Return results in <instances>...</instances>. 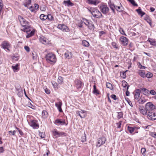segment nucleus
Instances as JSON below:
<instances>
[{
    "mask_svg": "<svg viewBox=\"0 0 156 156\" xmlns=\"http://www.w3.org/2000/svg\"><path fill=\"white\" fill-rule=\"evenodd\" d=\"M16 132V131L15 130H14L13 131H9V134L11 135H14L15 134V133Z\"/></svg>",
    "mask_w": 156,
    "mask_h": 156,
    "instance_id": "obj_57",
    "label": "nucleus"
},
{
    "mask_svg": "<svg viewBox=\"0 0 156 156\" xmlns=\"http://www.w3.org/2000/svg\"><path fill=\"white\" fill-rule=\"evenodd\" d=\"M78 115L81 118H84L86 116V111L82 110H81V111H79Z\"/></svg>",
    "mask_w": 156,
    "mask_h": 156,
    "instance_id": "obj_18",
    "label": "nucleus"
},
{
    "mask_svg": "<svg viewBox=\"0 0 156 156\" xmlns=\"http://www.w3.org/2000/svg\"><path fill=\"white\" fill-rule=\"evenodd\" d=\"M75 86L77 89L82 88L83 86V83L81 81L77 79H76L74 81Z\"/></svg>",
    "mask_w": 156,
    "mask_h": 156,
    "instance_id": "obj_8",
    "label": "nucleus"
},
{
    "mask_svg": "<svg viewBox=\"0 0 156 156\" xmlns=\"http://www.w3.org/2000/svg\"><path fill=\"white\" fill-rule=\"evenodd\" d=\"M3 5L2 3H0V14H1V11L3 8Z\"/></svg>",
    "mask_w": 156,
    "mask_h": 156,
    "instance_id": "obj_59",
    "label": "nucleus"
},
{
    "mask_svg": "<svg viewBox=\"0 0 156 156\" xmlns=\"http://www.w3.org/2000/svg\"><path fill=\"white\" fill-rule=\"evenodd\" d=\"M82 44L83 46L85 47H88L89 45V42L86 40L83 41Z\"/></svg>",
    "mask_w": 156,
    "mask_h": 156,
    "instance_id": "obj_34",
    "label": "nucleus"
},
{
    "mask_svg": "<svg viewBox=\"0 0 156 156\" xmlns=\"http://www.w3.org/2000/svg\"><path fill=\"white\" fill-rule=\"evenodd\" d=\"M19 66V64H17L15 66H12V67L14 72H16L18 71V67Z\"/></svg>",
    "mask_w": 156,
    "mask_h": 156,
    "instance_id": "obj_31",
    "label": "nucleus"
},
{
    "mask_svg": "<svg viewBox=\"0 0 156 156\" xmlns=\"http://www.w3.org/2000/svg\"><path fill=\"white\" fill-rule=\"evenodd\" d=\"M47 19H48V20H53V16L51 14H48V15L46 16Z\"/></svg>",
    "mask_w": 156,
    "mask_h": 156,
    "instance_id": "obj_45",
    "label": "nucleus"
},
{
    "mask_svg": "<svg viewBox=\"0 0 156 156\" xmlns=\"http://www.w3.org/2000/svg\"><path fill=\"white\" fill-rule=\"evenodd\" d=\"M57 81H58V82L59 84H62V83L63 82V78L61 76H59L58 78Z\"/></svg>",
    "mask_w": 156,
    "mask_h": 156,
    "instance_id": "obj_37",
    "label": "nucleus"
},
{
    "mask_svg": "<svg viewBox=\"0 0 156 156\" xmlns=\"http://www.w3.org/2000/svg\"><path fill=\"white\" fill-rule=\"evenodd\" d=\"M147 115L149 116V118L151 120H155L156 119V118H153V117H154V115H155V113L153 111H148Z\"/></svg>",
    "mask_w": 156,
    "mask_h": 156,
    "instance_id": "obj_14",
    "label": "nucleus"
},
{
    "mask_svg": "<svg viewBox=\"0 0 156 156\" xmlns=\"http://www.w3.org/2000/svg\"><path fill=\"white\" fill-rule=\"evenodd\" d=\"M59 106L58 107H57L59 111L60 112H62V108H61V106L62 105V103L61 101H59Z\"/></svg>",
    "mask_w": 156,
    "mask_h": 156,
    "instance_id": "obj_40",
    "label": "nucleus"
},
{
    "mask_svg": "<svg viewBox=\"0 0 156 156\" xmlns=\"http://www.w3.org/2000/svg\"><path fill=\"white\" fill-rule=\"evenodd\" d=\"M141 152H142L143 155L144 156H145L146 155V150L145 148H141Z\"/></svg>",
    "mask_w": 156,
    "mask_h": 156,
    "instance_id": "obj_47",
    "label": "nucleus"
},
{
    "mask_svg": "<svg viewBox=\"0 0 156 156\" xmlns=\"http://www.w3.org/2000/svg\"><path fill=\"white\" fill-rule=\"evenodd\" d=\"M112 46L115 48L117 49L118 48V45L115 42H113L112 43Z\"/></svg>",
    "mask_w": 156,
    "mask_h": 156,
    "instance_id": "obj_44",
    "label": "nucleus"
},
{
    "mask_svg": "<svg viewBox=\"0 0 156 156\" xmlns=\"http://www.w3.org/2000/svg\"><path fill=\"white\" fill-rule=\"evenodd\" d=\"M146 77L147 78H151L152 76V74L150 73H148L146 74Z\"/></svg>",
    "mask_w": 156,
    "mask_h": 156,
    "instance_id": "obj_48",
    "label": "nucleus"
},
{
    "mask_svg": "<svg viewBox=\"0 0 156 156\" xmlns=\"http://www.w3.org/2000/svg\"><path fill=\"white\" fill-rule=\"evenodd\" d=\"M88 28L91 30H94V26L91 21H90V23L87 26Z\"/></svg>",
    "mask_w": 156,
    "mask_h": 156,
    "instance_id": "obj_29",
    "label": "nucleus"
},
{
    "mask_svg": "<svg viewBox=\"0 0 156 156\" xmlns=\"http://www.w3.org/2000/svg\"><path fill=\"white\" fill-rule=\"evenodd\" d=\"M123 117V113L122 112H120L118 113L117 116V118L119 119L122 118Z\"/></svg>",
    "mask_w": 156,
    "mask_h": 156,
    "instance_id": "obj_42",
    "label": "nucleus"
},
{
    "mask_svg": "<svg viewBox=\"0 0 156 156\" xmlns=\"http://www.w3.org/2000/svg\"><path fill=\"white\" fill-rule=\"evenodd\" d=\"M138 74L139 75L142 77L143 78L146 77V74L144 71L140 70L138 72Z\"/></svg>",
    "mask_w": 156,
    "mask_h": 156,
    "instance_id": "obj_32",
    "label": "nucleus"
},
{
    "mask_svg": "<svg viewBox=\"0 0 156 156\" xmlns=\"http://www.w3.org/2000/svg\"><path fill=\"white\" fill-rule=\"evenodd\" d=\"M133 6H138V5L135 3L134 0H127Z\"/></svg>",
    "mask_w": 156,
    "mask_h": 156,
    "instance_id": "obj_39",
    "label": "nucleus"
},
{
    "mask_svg": "<svg viewBox=\"0 0 156 156\" xmlns=\"http://www.w3.org/2000/svg\"><path fill=\"white\" fill-rule=\"evenodd\" d=\"M93 87L94 90L93 91V93L96 95L100 94L99 91L98 89H96L95 84H94V85L93 86Z\"/></svg>",
    "mask_w": 156,
    "mask_h": 156,
    "instance_id": "obj_22",
    "label": "nucleus"
},
{
    "mask_svg": "<svg viewBox=\"0 0 156 156\" xmlns=\"http://www.w3.org/2000/svg\"><path fill=\"white\" fill-rule=\"evenodd\" d=\"M129 86H128L127 87V88H126V96H129V94H130L129 92L128 91V89H129Z\"/></svg>",
    "mask_w": 156,
    "mask_h": 156,
    "instance_id": "obj_56",
    "label": "nucleus"
},
{
    "mask_svg": "<svg viewBox=\"0 0 156 156\" xmlns=\"http://www.w3.org/2000/svg\"><path fill=\"white\" fill-rule=\"evenodd\" d=\"M122 122L121 121L117 123V124L118 125V126L117 128H120L121 127V125Z\"/></svg>",
    "mask_w": 156,
    "mask_h": 156,
    "instance_id": "obj_63",
    "label": "nucleus"
},
{
    "mask_svg": "<svg viewBox=\"0 0 156 156\" xmlns=\"http://www.w3.org/2000/svg\"><path fill=\"white\" fill-rule=\"evenodd\" d=\"M119 31H120V32L122 34H124L125 35H126V34L124 33V30L122 28H120V29H119Z\"/></svg>",
    "mask_w": 156,
    "mask_h": 156,
    "instance_id": "obj_53",
    "label": "nucleus"
},
{
    "mask_svg": "<svg viewBox=\"0 0 156 156\" xmlns=\"http://www.w3.org/2000/svg\"><path fill=\"white\" fill-rule=\"evenodd\" d=\"M65 56L66 58L68 59L72 57V54L71 52L67 51L66 52Z\"/></svg>",
    "mask_w": 156,
    "mask_h": 156,
    "instance_id": "obj_26",
    "label": "nucleus"
},
{
    "mask_svg": "<svg viewBox=\"0 0 156 156\" xmlns=\"http://www.w3.org/2000/svg\"><path fill=\"white\" fill-rule=\"evenodd\" d=\"M39 135H40V136L42 138H44L45 136V135L43 133H40Z\"/></svg>",
    "mask_w": 156,
    "mask_h": 156,
    "instance_id": "obj_64",
    "label": "nucleus"
},
{
    "mask_svg": "<svg viewBox=\"0 0 156 156\" xmlns=\"http://www.w3.org/2000/svg\"><path fill=\"white\" fill-rule=\"evenodd\" d=\"M40 41L44 44H46L48 43V40L44 36H41L39 38Z\"/></svg>",
    "mask_w": 156,
    "mask_h": 156,
    "instance_id": "obj_16",
    "label": "nucleus"
},
{
    "mask_svg": "<svg viewBox=\"0 0 156 156\" xmlns=\"http://www.w3.org/2000/svg\"><path fill=\"white\" fill-rule=\"evenodd\" d=\"M18 18L21 25L23 28L22 30L24 32L27 33L31 30V28L29 25V22L27 21L23 18L20 16H18Z\"/></svg>",
    "mask_w": 156,
    "mask_h": 156,
    "instance_id": "obj_1",
    "label": "nucleus"
},
{
    "mask_svg": "<svg viewBox=\"0 0 156 156\" xmlns=\"http://www.w3.org/2000/svg\"><path fill=\"white\" fill-rule=\"evenodd\" d=\"M140 89V91L143 92V94L145 95H148L149 94V91L146 88H143Z\"/></svg>",
    "mask_w": 156,
    "mask_h": 156,
    "instance_id": "obj_25",
    "label": "nucleus"
},
{
    "mask_svg": "<svg viewBox=\"0 0 156 156\" xmlns=\"http://www.w3.org/2000/svg\"><path fill=\"white\" fill-rule=\"evenodd\" d=\"M111 98H113L114 100H116L117 99L116 96L115 94H112L111 96Z\"/></svg>",
    "mask_w": 156,
    "mask_h": 156,
    "instance_id": "obj_58",
    "label": "nucleus"
},
{
    "mask_svg": "<svg viewBox=\"0 0 156 156\" xmlns=\"http://www.w3.org/2000/svg\"><path fill=\"white\" fill-rule=\"evenodd\" d=\"M147 41L149 42L151 45L154 46H156V41L154 40L149 38Z\"/></svg>",
    "mask_w": 156,
    "mask_h": 156,
    "instance_id": "obj_24",
    "label": "nucleus"
},
{
    "mask_svg": "<svg viewBox=\"0 0 156 156\" xmlns=\"http://www.w3.org/2000/svg\"><path fill=\"white\" fill-rule=\"evenodd\" d=\"M11 45L7 41H5L2 42L1 45V47L4 49H6L9 51H10L9 49L11 47Z\"/></svg>",
    "mask_w": 156,
    "mask_h": 156,
    "instance_id": "obj_5",
    "label": "nucleus"
},
{
    "mask_svg": "<svg viewBox=\"0 0 156 156\" xmlns=\"http://www.w3.org/2000/svg\"><path fill=\"white\" fill-rule=\"evenodd\" d=\"M120 40L123 46H126L128 43V40L126 37L122 36L120 37Z\"/></svg>",
    "mask_w": 156,
    "mask_h": 156,
    "instance_id": "obj_12",
    "label": "nucleus"
},
{
    "mask_svg": "<svg viewBox=\"0 0 156 156\" xmlns=\"http://www.w3.org/2000/svg\"><path fill=\"white\" fill-rule=\"evenodd\" d=\"M45 92L47 94H49L50 93V91L48 89L46 88L44 89Z\"/></svg>",
    "mask_w": 156,
    "mask_h": 156,
    "instance_id": "obj_52",
    "label": "nucleus"
},
{
    "mask_svg": "<svg viewBox=\"0 0 156 156\" xmlns=\"http://www.w3.org/2000/svg\"><path fill=\"white\" fill-rule=\"evenodd\" d=\"M63 3L65 5H67L68 6H73L74 5V4L70 2V0L64 1Z\"/></svg>",
    "mask_w": 156,
    "mask_h": 156,
    "instance_id": "obj_23",
    "label": "nucleus"
},
{
    "mask_svg": "<svg viewBox=\"0 0 156 156\" xmlns=\"http://www.w3.org/2000/svg\"><path fill=\"white\" fill-rule=\"evenodd\" d=\"M140 129V127H130L129 126L128 127V130L129 131V133H132L135 130Z\"/></svg>",
    "mask_w": 156,
    "mask_h": 156,
    "instance_id": "obj_19",
    "label": "nucleus"
},
{
    "mask_svg": "<svg viewBox=\"0 0 156 156\" xmlns=\"http://www.w3.org/2000/svg\"><path fill=\"white\" fill-rule=\"evenodd\" d=\"M122 86L124 87H127L128 86H127V83L125 80H122Z\"/></svg>",
    "mask_w": 156,
    "mask_h": 156,
    "instance_id": "obj_41",
    "label": "nucleus"
},
{
    "mask_svg": "<svg viewBox=\"0 0 156 156\" xmlns=\"http://www.w3.org/2000/svg\"><path fill=\"white\" fill-rule=\"evenodd\" d=\"M106 139L105 137H102L99 138L98 140L97 143L96 144L97 147H100L102 145L105 144Z\"/></svg>",
    "mask_w": 156,
    "mask_h": 156,
    "instance_id": "obj_7",
    "label": "nucleus"
},
{
    "mask_svg": "<svg viewBox=\"0 0 156 156\" xmlns=\"http://www.w3.org/2000/svg\"><path fill=\"white\" fill-rule=\"evenodd\" d=\"M30 125L34 129H37L39 127V124L37 123V121L35 120H31Z\"/></svg>",
    "mask_w": 156,
    "mask_h": 156,
    "instance_id": "obj_11",
    "label": "nucleus"
},
{
    "mask_svg": "<svg viewBox=\"0 0 156 156\" xmlns=\"http://www.w3.org/2000/svg\"><path fill=\"white\" fill-rule=\"evenodd\" d=\"M87 2L88 4L96 5L99 3L100 2L98 0H87Z\"/></svg>",
    "mask_w": 156,
    "mask_h": 156,
    "instance_id": "obj_15",
    "label": "nucleus"
},
{
    "mask_svg": "<svg viewBox=\"0 0 156 156\" xmlns=\"http://www.w3.org/2000/svg\"><path fill=\"white\" fill-rule=\"evenodd\" d=\"M84 24L87 26L90 23V21H89L85 19H84Z\"/></svg>",
    "mask_w": 156,
    "mask_h": 156,
    "instance_id": "obj_49",
    "label": "nucleus"
},
{
    "mask_svg": "<svg viewBox=\"0 0 156 156\" xmlns=\"http://www.w3.org/2000/svg\"><path fill=\"white\" fill-rule=\"evenodd\" d=\"M81 140L83 142H85L86 141V135L85 133H84V134L82 136Z\"/></svg>",
    "mask_w": 156,
    "mask_h": 156,
    "instance_id": "obj_35",
    "label": "nucleus"
},
{
    "mask_svg": "<svg viewBox=\"0 0 156 156\" xmlns=\"http://www.w3.org/2000/svg\"><path fill=\"white\" fill-rule=\"evenodd\" d=\"M121 6H117L116 5V10L118 11H119V12H122L123 11V9H122V6L121 5Z\"/></svg>",
    "mask_w": 156,
    "mask_h": 156,
    "instance_id": "obj_43",
    "label": "nucleus"
},
{
    "mask_svg": "<svg viewBox=\"0 0 156 156\" xmlns=\"http://www.w3.org/2000/svg\"><path fill=\"white\" fill-rule=\"evenodd\" d=\"M144 19L150 24V26H151V20L150 19V17L148 15H146L144 17Z\"/></svg>",
    "mask_w": 156,
    "mask_h": 156,
    "instance_id": "obj_27",
    "label": "nucleus"
},
{
    "mask_svg": "<svg viewBox=\"0 0 156 156\" xmlns=\"http://www.w3.org/2000/svg\"><path fill=\"white\" fill-rule=\"evenodd\" d=\"M139 103L143 104L145 102V101L142 99H140L139 100Z\"/></svg>",
    "mask_w": 156,
    "mask_h": 156,
    "instance_id": "obj_61",
    "label": "nucleus"
},
{
    "mask_svg": "<svg viewBox=\"0 0 156 156\" xmlns=\"http://www.w3.org/2000/svg\"><path fill=\"white\" fill-rule=\"evenodd\" d=\"M34 34V32L33 31H31L30 33L28 34L26 36L27 38H29L33 36Z\"/></svg>",
    "mask_w": 156,
    "mask_h": 156,
    "instance_id": "obj_36",
    "label": "nucleus"
},
{
    "mask_svg": "<svg viewBox=\"0 0 156 156\" xmlns=\"http://www.w3.org/2000/svg\"><path fill=\"white\" fill-rule=\"evenodd\" d=\"M108 4L111 9L112 10L113 12L115 13V12L114 9H116V5H114L113 4H112L111 2H108Z\"/></svg>",
    "mask_w": 156,
    "mask_h": 156,
    "instance_id": "obj_21",
    "label": "nucleus"
},
{
    "mask_svg": "<svg viewBox=\"0 0 156 156\" xmlns=\"http://www.w3.org/2000/svg\"><path fill=\"white\" fill-rule=\"evenodd\" d=\"M24 48L27 52H29L30 51V48L28 46H25L24 47Z\"/></svg>",
    "mask_w": 156,
    "mask_h": 156,
    "instance_id": "obj_60",
    "label": "nucleus"
},
{
    "mask_svg": "<svg viewBox=\"0 0 156 156\" xmlns=\"http://www.w3.org/2000/svg\"><path fill=\"white\" fill-rule=\"evenodd\" d=\"M29 8L30 9V10L32 12H33L34 9V8L32 6H31L30 7H28V8Z\"/></svg>",
    "mask_w": 156,
    "mask_h": 156,
    "instance_id": "obj_62",
    "label": "nucleus"
},
{
    "mask_svg": "<svg viewBox=\"0 0 156 156\" xmlns=\"http://www.w3.org/2000/svg\"><path fill=\"white\" fill-rule=\"evenodd\" d=\"M16 129L18 130L20 134L21 135H23V133L22 131L19 128L16 127Z\"/></svg>",
    "mask_w": 156,
    "mask_h": 156,
    "instance_id": "obj_54",
    "label": "nucleus"
},
{
    "mask_svg": "<svg viewBox=\"0 0 156 156\" xmlns=\"http://www.w3.org/2000/svg\"><path fill=\"white\" fill-rule=\"evenodd\" d=\"M100 10L105 15L107 14L109 12V9L107 6L105 4H102L100 5Z\"/></svg>",
    "mask_w": 156,
    "mask_h": 156,
    "instance_id": "obj_4",
    "label": "nucleus"
},
{
    "mask_svg": "<svg viewBox=\"0 0 156 156\" xmlns=\"http://www.w3.org/2000/svg\"><path fill=\"white\" fill-rule=\"evenodd\" d=\"M33 58L34 59H37V53L34 52L32 53Z\"/></svg>",
    "mask_w": 156,
    "mask_h": 156,
    "instance_id": "obj_46",
    "label": "nucleus"
},
{
    "mask_svg": "<svg viewBox=\"0 0 156 156\" xmlns=\"http://www.w3.org/2000/svg\"><path fill=\"white\" fill-rule=\"evenodd\" d=\"M145 110L148 111H153L155 108V107L151 102L147 103L145 106Z\"/></svg>",
    "mask_w": 156,
    "mask_h": 156,
    "instance_id": "obj_6",
    "label": "nucleus"
},
{
    "mask_svg": "<svg viewBox=\"0 0 156 156\" xmlns=\"http://www.w3.org/2000/svg\"><path fill=\"white\" fill-rule=\"evenodd\" d=\"M88 10L94 17L97 18L103 17V16L100 11L95 8H91Z\"/></svg>",
    "mask_w": 156,
    "mask_h": 156,
    "instance_id": "obj_3",
    "label": "nucleus"
},
{
    "mask_svg": "<svg viewBox=\"0 0 156 156\" xmlns=\"http://www.w3.org/2000/svg\"><path fill=\"white\" fill-rule=\"evenodd\" d=\"M106 86L107 88L110 89L111 90H112L113 87L112 84L109 83H106Z\"/></svg>",
    "mask_w": 156,
    "mask_h": 156,
    "instance_id": "obj_33",
    "label": "nucleus"
},
{
    "mask_svg": "<svg viewBox=\"0 0 156 156\" xmlns=\"http://www.w3.org/2000/svg\"><path fill=\"white\" fill-rule=\"evenodd\" d=\"M54 123L55 124L57 125H67V124H66L65 120L62 121L61 119H57L55 120Z\"/></svg>",
    "mask_w": 156,
    "mask_h": 156,
    "instance_id": "obj_13",
    "label": "nucleus"
},
{
    "mask_svg": "<svg viewBox=\"0 0 156 156\" xmlns=\"http://www.w3.org/2000/svg\"><path fill=\"white\" fill-rule=\"evenodd\" d=\"M57 27L64 32H67L69 31V28L64 24H59L58 25Z\"/></svg>",
    "mask_w": 156,
    "mask_h": 156,
    "instance_id": "obj_9",
    "label": "nucleus"
},
{
    "mask_svg": "<svg viewBox=\"0 0 156 156\" xmlns=\"http://www.w3.org/2000/svg\"><path fill=\"white\" fill-rule=\"evenodd\" d=\"M40 18L41 20H44L47 19L46 15L44 14H41L40 16Z\"/></svg>",
    "mask_w": 156,
    "mask_h": 156,
    "instance_id": "obj_38",
    "label": "nucleus"
},
{
    "mask_svg": "<svg viewBox=\"0 0 156 156\" xmlns=\"http://www.w3.org/2000/svg\"><path fill=\"white\" fill-rule=\"evenodd\" d=\"M144 108L143 106H139V109L140 112L144 115H147V112L145 110V109H144Z\"/></svg>",
    "mask_w": 156,
    "mask_h": 156,
    "instance_id": "obj_17",
    "label": "nucleus"
},
{
    "mask_svg": "<svg viewBox=\"0 0 156 156\" xmlns=\"http://www.w3.org/2000/svg\"><path fill=\"white\" fill-rule=\"evenodd\" d=\"M140 89H137L136 90V91L134 95L135 98L136 100H138L139 97L140 95Z\"/></svg>",
    "mask_w": 156,
    "mask_h": 156,
    "instance_id": "obj_20",
    "label": "nucleus"
},
{
    "mask_svg": "<svg viewBox=\"0 0 156 156\" xmlns=\"http://www.w3.org/2000/svg\"><path fill=\"white\" fill-rule=\"evenodd\" d=\"M52 84L53 86V87L57 89L58 88L57 87V84L55 82L53 81L52 82Z\"/></svg>",
    "mask_w": 156,
    "mask_h": 156,
    "instance_id": "obj_50",
    "label": "nucleus"
},
{
    "mask_svg": "<svg viewBox=\"0 0 156 156\" xmlns=\"http://www.w3.org/2000/svg\"><path fill=\"white\" fill-rule=\"evenodd\" d=\"M45 58L47 62L51 64L54 63L56 62L55 55L52 53H49L47 54L45 56Z\"/></svg>",
    "mask_w": 156,
    "mask_h": 156,
    "instance_id": "obj_2",
    "label": "nucleus"
},
{
    "mask_svg": "<svg viewBox=\"0 0 156 156\" xmlns=\"http://www.w3.org/2000/svg\"><path fill=\"white\" fill-rule=\"evenodd\" d=\"M149 94H151L153 95H155L156 94V92L153 90H150Z\"/></svg>",
    "mask_w": 156,
    "mask_h": 156,
    "instance_id": "obj_51",
    "label": "nucleus"
},
{
    "mask_svg": "<svg viewBox=\"0 0 156 156\" xmlns=\"http://www.w3.org/2000/svg\"><path fill=\"white\" fill-rule=\"evenodd\" d=\"M136 11H137L139 15H140L141 17H142L145 14L144 12L142 11L140 8L138 9H136Z\"/></svg>",
    "mask_w": 156,
    "mask_h": 156,
    "instance_id": "obj_28",
    "label": "nucleus"
},
{
    "mask_svg": "<svg viewBox=\"0 0 156 156\" xmlns=\"http://www.w3.org/2000/svg\"><path fill=\"white\" fill-rule=\"evenodd\" d=\"M53 134L54 136H55L56 138H57L58 137H60L62 136H66V134L64 132H58L56 129H55L53 131Z\"/></svg>",
    "mask_w": 156,
    "mask_h": 156,
    "instance_id": "obj_10",
    "label": "nucleus"
},
{
    "mask_svg": "<svg viewBox=\"0 0 156 156\" xmlns=\"http://www.w3.org/2000/svg\"><path fill=\"white\" fill-rule=\"evenodd\" d=\"M31 0H25L23 5L25 7L28 8L29 5L31 4Z\"/></svg>",
    "mask_w": 156,
    "mask_h": 156,
    "instance_id": "obj_30",
    "label": "nucleus"
},
{
    "mask_svg": "<svg viewBox=\"0 0 156 156\" xmlns=\"http://www.w3.org/2000/svg\"><path fill=\"white\" fill-rule=\"evenodd\" d=\"M48 114V112H47L45 111V110H43L42 113V116H45L46 115H47Z\"/></svg>",
    "mask_w": 156,
    "mask_h": 156,
    "instance_id": "obj_55",
    "label": "nucleus"
}]
</instances>
